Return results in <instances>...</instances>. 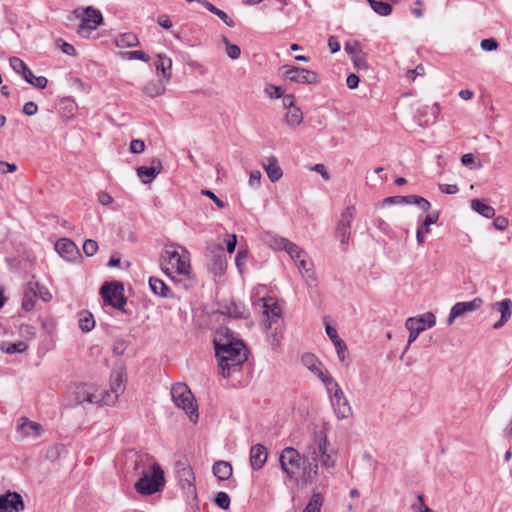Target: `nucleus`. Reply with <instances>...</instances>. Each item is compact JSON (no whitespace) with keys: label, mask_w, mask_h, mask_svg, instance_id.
<instances>
[{"label":"nucleus","mask_w":512,"mask_h":512,"mask_svg":"<svg viewBox=\"0 0 512 512\" xmlns=\"http://www.w3.org/2000/svg\"><path fill=\"white\" fill-rule=\"evenodd\" d=\"M228 332V329H222L214 339L215 356L224 378L230 377L234 372H239L241 365L246 361L243 342L229 338Z\"/></svg>","instance_id":"obj_1"},{"label":"nucleus","mask_w":512,"mask_h":512,"mask_svg":"<svg viewBox=\"0 0 512 512\" xmlns=\"http://www.w3.org/2000/svg\"><path fill=\"white\" fill-rule=\"evenodd\" d=\"M328 442L325 433H315L313 439L303 452L305 458L306 480L313 483L318 475L319 463L326 468L334 467V460L328 451Z\"/></svg>","instance_id":"obj_2"},{"label":"nucleus","mask_w":512,"mask_h":512,"mask_svg":"<svg viewBox=\"0 0 512 512\" xmlns=\"http://www.w3.org/2000/svg\"><path fill=\"white\" fill-rule=\"evenodd\" d=\"M254 305L261 307L263 310V314L265 316L263 319V325L265 327L268 340L271 345H278L284 333V322L280 306L271 297L259 298Z\"/></svg>","instance_id":"obj_3"},{"label":"nucleus","mask_w":512,"mask_h":512,"mask_svg":"<svg viewBox=\"0 0 512 512\" xmlns=\"http://www.w3.org/2000/svg\"><path fill=\"white\" fill-rule=\"evenodd\" d=\"M279 462L282 471L290 480L296 482L301 480L304 484L310 483L306 480L305 458L298 450L293 447L284 448L280 454Z\"/></svg>","instance_id":"obj_4"},{"label":"nucleus","mask_w":512,"mask_h":512,"mask_svg":"<svg viewBox=\"0 0 512 512\" xmlns=\"http://www.w3.org/2000/svg\"><path fill=\"white\" fill-rule=\"evenodd\" d=\"M161 267L167 276L174 270L178 275H186L190 269L188 251L179 246L167 247L161 257Z\"/></svg>","instance_id":"obj_5"},{"label":"nucleus","mask_w":512,"mask_h":512,"mask_svg":"<svg viewBox=\"0 0 512 512\" xmlns=\"http://www.w3.org/2000/svg\"><path fill=\"white\" fill-rule=\"evenodd\" d=\"M72 17L80 21L76 33L82 38H90L103 22L101 11L93 7L75 9L69 19Z\"/></svg>","instance_id":"obj_6"},{"label":"nucleus","mask_w":512,"mask_h":512,"mask_svg":"<svg viewBox=\"0 0 512 512\" xmlns=\"http://www.w3.org/2000/svg\"><path fill=\"white\" fill-rule=\"evenodd\" d=\"M71 393L75 404L87 402L90 404L112 405L115 403L114 396L102 398L100 391L94 385L86 383L75 384Z\"/></svg>","instance_id":"obj_7"},{"label":"nucleus","mask_w":512,"mask_h":512,"mask_svg":"<svg viewBox=\"0 0 512 512\" xmlns=\"http://www.w3.org/2000/svg\"><path fill=\"white\" fill-rule=\"evenodd\" d=\"M165 486L164 472L159 464H154L150 472L145 473L135 483V489L139 494L152 495Z\"/></svg>","instance_id":"obj_8"},{"label":"nucleus","mask_w":512,"mask_h":512,"mask_svg":"<svg viewBox=\"0 0 512 512\" xmlns=\"http://www.w3.org/2000/svg\"><path fill=\"white\" fill-rule=\"evenodd\" d=\"M171 396L179 408H182L192 421L198 418L195 399L188 386L184 383H177L171 388Z\"/></svg>","instance_id":"obj_9"},{"label":"nucleus","mask_w":512,"mask_h":512,"mask_svg":"<svg viewBox=\"0 0 512 512\" xmlns=\"http://www.w3.org/2000/svg\"><path fill=\"white\" fill-rule=\"evenodd\" d=\"M100 295L106 305L125 312L127 298L124 295V288L121 283L105 282L100 288Z\"/></svg>","instance_id":"obj_10"},{"label":"nucleus","mask_w":512,"mask_h":512,"mask_svg":"<svg viewBox=\"0 0 512 512\" xmlns=\"http://www.w3.org/2000/svg\"><path fill=\"white\" fill-rule=\"evenodd\" d=\"M280 73L284 79L299 84H318L320 81L316 72L294 65L281 66Z\"/></svg>","instance_id":"obj_11"},{"label":"nucleus","mask_w":512,"mask_h":512,"mask_svg":"<svg viewBox=\"0 0 512 512\" xmlns=\"http://www.w3.org/2000/svg\"><path fill=\"white\" fill-rule=\"evenodd\" d=\"M356 209L354 206L346 207L341 215L340 219L336 225V236L340 239V243L342 246H346L350 239V228L351 224L355 217Z\"/></svg>","instance_id":"obj_12"},{"label":"nucleus","mask_w":512,"mask_h":512,"mask_svg":"<svg viewBox=\"0 0 512 512\" xmlns=\"http://www.w3.org/2000/svg\"><path fill=\"white\" fill-rule=\"evenodd\" d=\"M329 398L338 419H345L352 415V408L341 388L330 393Z\"/></svg>","instance_id":"obj_13"},{"label":"nucleus","mask_w":512,"mask_h":512,"mask_svg":"<svg viewBox=\"0 0 512 512\" xmlns=\"http://www.w3.org/2000/svg\"><path fill=\"white\" fill-rule=\"evenodd\" d=\"M482 304L483 299L480 297H475L470 301L457 302L450 309V313L447 318V324L451 325L456 318L464 315L465 313L473 312L480 309Z\"/></svg>","instance_id":"obj_14"},{"label":"nucleus","mask_w":512,"mask_h":512,"mask_svg":"<svg viewBox=\"0 0 512 512\" xmlns=\"http://www.w3.org/2000/svg\"><path fill=\"white\" fill-rule=\"evenodd\" d=\"M17 432L22 438L37 439L45 432L44 427L34 421H31L28 417L22 416L17 420L16 425Z\"/></svg>","instance_id":"obj_15"},{"label":"nucleus","mask_w":512,"mask_h":512,"mask_svg":"<svg viewBox=\"0 0 512 512\" xmlns=\"http://www.w3.org/2000/svg\"><path fill=\"white\" fill-rule=\"evenodd\" d=\"M176 477L179 485L187 495H194L196 493L195 475L190 466H178L176 470Z\"/></svg>","instance_id":"obj_16"},{"label":"nucleus","mask_w":512,"mask_h":512,"mask_svg":"<svg viewBox=\"0 0 512 512\" xmlns=\"http://www.w3.org/2000/svg\"><path fill=\"white\" fill-rule=\"evenodd\" d=\"M24 507L23 499L17 492H6L0 495V512H20Z\"/></svg>","instance_id":"obj_17"},{"label":"nucleus","mask_w":512,"mask_h":512,"mask_svg":"<svg viewBox=\"0 0 512 512\" xmlns=\"http://www.w3.org/2000/svg\"><path fill=\"white\" fill-rule=\"evenodd\" d=\"M384 202L387 204L416 205L423 211H428L431 208V204L427 199L417 195L391 196L385 198Z\"/></svg>","instance_id":"obj_18"},{"label":"nucleus","mask_w":512,"mask_h":512,"mask_svg":"<svg viewBox=\"0 0 512 512\" xmlns=\"http://www.w3.org/2000/svg\"><path fill=\"white\" fill-rule=\"evenodd\" d=\"M55 250L66 261L73 262L79 257L75 243L67 238H61L55 243Z\"/></svg>","instance_id":"obj_19"},{"label":"nucleus","mask_w":512,"mask_h":512,"mask_svg":"<svg viewBox=\"0 0 512 512\" xmlns=\"http://www.w3.org/2000/svg\"><path fill=\"white\" fill-rule=\"evenodd\" d=\"M435 324V315L432 312H426L416 317H409L405 322V327L417 328L418 332H423L427 328H432Z\"/></svg>","instance_id":"obj_20"},{"label":"nucleus","mask_w":512,"mask_h":512,"mask_svg":"<svg viewBox=\"0 0 512 512\" xmlns=\"http://www.w3.org/2000/svg\"><path fill=\"white\" fill-rule=\"evenodd\" d=\"M275 248L285 250L295 263L299 262L301 258H307V253L303 249L286 238L275 239Z\"/></svg>","instance_id":"obj_21"},{"label":"nucleus","mask_w":512,"mask_h":512,"mask_svg":"<svg viewBox=\"0 0 512 512\" xmlns=\"http://www.w3.org/2000/svg\"><path fill=\"white\" fill-rule=\"evenodd\" d=\"M162 162L154 158L150 166H140L137 168V175L144 184L151 183L162 171Z\"/></svg>","instance_id":"obj_22"},{"label":"nucleus","mask_w":512,"mask_h":512,"mask_svg":"<svg viewBox=\"0 0 512 512\" xmlns=\"http://www.w3.org/2000/svg\"><path fill=\"white\" fill-rule=\"evenodd\" d=\"M39 283L29 281L23 290L22 295V308L29 312L35 307L36 299L38 298Z\"/></svg>","instance_id":"obj_23"},{"label":"nucleus","mask_w":512,"mask_h":512,"mask_svg":"<svg viewBox=\"0 0 512 512\" xmlns=\"http://www.w3.org/2000/svg\"><path fill=\"white\" fill-rule=\"evenodd\" d=\"M492 309L500 312V319L494 323V329H500L503 327L512 315V300L510 298H505L502 301L495 302L492 304Z\"/></svg>","instance_id":"obj_24"},{"label":"nucleus","mask_w":512,"mask_h":512,"mask_svg":"<svg viewBox=\"0 0 512 512\" xmlns=\"http://www.w3.org/2000/svg\"><path fill=\"white\" fill-rule=\"evenodd\" d=\"M268 452L264 445L256 444L250 448L249 460L253 470H260L266 463Z\"/></svg>","instance_id":"obj_25"},{"label":"nucleus","mask_w":512,"mask_h":512,"mask_svg":"<svg viewBox=\"0 0 512 512\" xmlns=\"http://www.w3.org/2000/svg\"><path fill=\"white\" fill-rule=\"evenodd\" d=\"M441 112L439 103L431 106L426 105L419 109V124L422 126H430L434 124Z\"/></svg>","instance_id":"obj_26"},{"label":"nucleus","mask_w":512,"mask_h":512,"mask_svg":"<svg viewBox=\"0 0 512 512\" xmlns=\"http://www.w3.org/2000/svg\"><path fill=\"white\" fill-rule=\"evenodd\" d=\"M124 390V375L122 372H114L111 375V385L109 391H100L101 397L109 398L111 396L115 397V401L118 399V396Z\"/></svg>","instance_id":"obj_27"},{"label":"nucleus","mask_w":512,"mask_h":512,"mask_svg":"<svg viewBox=\"0 0 512 512\" xmlns=\"http://www.w3.org/2000/svg\"><path fill=\"white\" fill-rule=\"evenodd\" d=\"M149 287L154 295L162 298H176V295L167 284L157 277L149 278Z\"/></svg>","instance_id":"obj_28"},{"label":"nucleus","mask_w":512,"mask_h":512,"mask_svg":"<svg viewBox=\"0 0 512 512\" xmlns=\"http://www.w3.org/2000/svg\"><path fill=\"white\" fill-rule=\"evenodd\" d=\"M263 168L271 182H277L283 175L282 169L279 166L278 160L275 156L267 159V163L263 164Z\"/></svg>","instance_id":"obj_29"},{"label":"nucleus","mask_w":512,"mask_h":512,"mask_svg":"<svg viewBox=\"0 0 512 512\" xmlns=\"http://www.w3.org/2000/svg\"><path fill=\"white\" fill-rule=\"evenodd\" d=\"M297 268L299 269L300 273L302 274L303 278L305 279L306 283L309 286H316L317 285V279L314 276V272L312 270V263L306 259H302L295 263Z\"/></svg>","instance_id":"obj_30"},{"label":"nucleus","mask_w":512,"mask_h":512,"mask_svg":"<svg viewBox=\"0 0 512 512\" xmlns=\"http://www.w3.org/2000/svg\"><path fill=\"white\" fill-rule=\"evenodd\" d=\"M213 474L219 480H228L232 476V465L227 461H217L213 465Z\"/></svg>","instance_id":"obj_31"},{"label":"nucleus","mask_w":512,"mask_h":512,"mask_svg":"<svg viewBox=\"0 0 512 512\" xmlns=\"http://www.w3.org/2000/svg\"><path fill=\"white\" fill-rule=\"evenodd\" d=\"M471 208L484 218L492 219L495 216V209L483 200L473 199L471 201Z\"/></svg>","instance_id":"obj_32"},{"label":"nucleus","mask_w":512,"mask_h":512,"mask_svg":"<svg viewBox=\"0 0 512 512\" xmlns=\"http://www.w3.org/2000/svg\"><path fill=\"white\" fill-rule=\"evenodd\" d=\"M155 67L158 73H161L162 78L168 81L171 77L172 60L166 55L159 54Z\"/></svg>","instance_id":"obj_33"},{"label":"nucleus","mask_w":512,"mask_h":512,"mask_svg":"<svg viewBox=\"0 0 512 512\" xmlns=\"http://www.w3.org/2000/svg\"><path fill=\"white\" fill-rule=\"evenodd\" d=\"M138 44V37L136 34L132 32L122 33L115 38V45L121 49L134 47Z\"/></svg>","instance_id":"obj_34"},{"label":"nucleus","mask_w":512,"mask_h":512,"mask_svg":"<svg viewBox=\"0 0 512 512\" xmlns=\"http://www.w3.org/2000/svg\"><path fill=\"white\" fill-rule=\"evenodd\" d=\"M224 309L225 311H223V313L227 314L229 317L236 319L247 317V311L245 309V306L241 303L232 301L228 305H226Z\"/></svg>","instance_id":"obj_35"},{"label":"nucleus","mask_w":512,"mask_h":512,"mask_svg":"<svg viewBox=\"0 0 512 512\" xmlns=\"http://www.w3.org/2000/svg\"><path fill=\"white\" fill-rule=\"evenodd\" d=\"M28 349V345L24 341H17L14 343L2 342L0 350L6 354L23 353Z\"/></svg>","instance_id":"obj_36"},{"label":"nucleus","mask_w":512,"mask_h":512,"mask_svg":"<svg viewBox=\"0 0 512 512\" xmlns=\"http://www.w3.org/2000/svg\"><path fill=\"white\" fill-rule=\"evenodd\" d=\"M23 79L29 83L30 85L34 86L38 89H44L47 86L48 80L44 76H35L30 68L26 70L24 75L22 76Z\"/></svg>","instance_id":"obj_37"},{"label":"nucleus","mask_w":512,"mask_h":512,"mask_svg":"<svg viewBox=\"0 0 512 512\" xmlns=\"http://www.w3.org/2000/svg\"><path fill=\"white\" fill-rule=\"evenodd\" d=\"M371 9L382 17L389 16L392 13V6L388 2L381 0H367Z\"/></svg>","instance_id":"obj_38"},{"label":"nucleus","mask_w":512,"mask_h":512,"mask_svg":"<svg viewBox=\"0 0 512 512\" xmlns=\"http://www.w3.org/2000/svg\"><path fill=\"white\" fill-rule=\"evenodd\" d=\"M95 326V320L89 311H81L79 313V327L83 332H90Z\"/></svg>","instance_id":"obj_39"},{"label":"nucleus","mask_w":512,"mask_h":512,"mask_svg":"<svg viewBox=\"0 0 512 512\" xmlns=\"http://www.w3.org/2000/svg\"><path fill=\"white\" fill-rule=\"evenodd\" d=\"M286 123L289 126L295 127L302 123L303 113L299 107L290 108L285 115Z\"/></svg>","instance_id":"obj_40"},{"label":"nucleus","mask_w":512,"mask_h":512,"mask_svg":"<svg viewBox=\"0 0 512 512\" xmlns=\"http://www.w3.org/2000/svg\"><path fill=\"white\" fill-rule=\"evenodd\" d=\"M302 363L315 375L322 370V363L313 354H304L302 356Z\"/></svg>","instance_id":"obj_41"},{"label":"nucleus","mask_w":512,"mask_h":512,"mask_svg":"<svg viewBox=\"0 0 512 512\" xmlns=\"http://www.w3.org/2000/svg\"><path fill=\"white\" fill-rule=\"evenodd\" d=\"M323 497L320 493H313L303 512H321Z\"/></svg>","instance_id":"obj_42"},{"label":"nucleus","mask_w":512,"mask_h":512,"mask_svg":"<svg viewBox=\"0 0 512 512\" xmlns=\"http://www.w3.org/2000/svg\"><path fill=\"white\" fill-rule=\"evenodd\" d=\"M317 376L321 379L323 384L325 385L328 394L334 392L337 388H340L339 384L334 380V378L328 373L321 370Z\"/></svg>","instance_id":"obj_43"},{"label":"nucleus","mask_w":512,"mask_h":512,"mask_svg":"<svg viewBox=\"0 0 512 512\" xmlns=\"http://www.w3.org/2000/svg\"><path fill=\"white\" fill-rule=\"evenodd\" d=\"M9 64L12 70L17 74H20L21 76H23L26 70L29 68L22 59L15 56L10 57Z\"/></svg>","instance_id":"obj_44"},{"label":"nucleus","mask_w":512,"mask_h":512,"mask_svg":"<svg viewBox=\"0 0 512 512\" xmlns=\"http://www.w3.org/2000/svg\"><path fill=\"white\" fill-rule=\"evenodd\" d=\"M373 225L378 228L383 234L392 238L394 237V231L392 227L382 218H375L373 220Z\"/></svg>","instance_id":"obj_45"},{"label":"nucleus","mask_w":512,"mask_h":512,"mask_svg":"<svg viewBox=\"0 0 512 512\" xmlns=\"http://www.w3.org/2000/svg\"><path fill=\"white\" fill-rule=\"evenodd\" d=\"M55 44L64 54L69 55V56L77 55V51H76L75 47L72 44L64 41L63 39H61V38L57 39Z\"/></svg>","instance_id":"obj_46"},{"label":"nucleus","mask_w":512,"mask_h":512,"mask_svg":"<svg viewBox=\"0 0 512 512\" xmlns=\"http://www.w3.org/2000/svg\"><path fill=\"white\" fill-rule=\"evenodd\" d=\"M224 43L226 45V53H227L228 57L231 58L232 60L238 59L241 54V50H240L239 46L236 44L229 43V41L225 37H224Z\"/></svg>","instance_id":"obj_47"},{"label":"nucleus","mask_w":512,"mask_h":512,"mask_svg":"<svg viewBox=\"0 0 512 512\" xmlns=\"http://www.w3.org/2000/svg\"><path fill=\"white\" fill-rule=\"evenodd\" d=\"M83 252L86 256L91 257L98 251V244L95 240L86 239L83 243Z\"/></svg>","instance_id":"obj_48"},{"label":"nucleus","mask_w":512,"mask_h":512,"mask_svg":"<svg viewBox=\"0 0 512 512\" xmlns=\"http://www.w3.org/2000/svg\"><path fill=\"white\" fill-rule=\"evenodd\" d=\"M335 349L338 355V358L341 363H345L347 359V345L343 340L335 341Z\"/></svg>","instance_id":"obj_49"},{"label":"nucleus","mask_w":512,"mask_h":512,"mask_svg":"<svg viewBox=\"0 0 512 512\" xmlns=\"http://www.w3.org/2000/svg\"><path fill=\"white\" fill-rule=\"evenodd\" d=\"M215 503L220 508L226 510L230 506V497L226 492H218L215 497Z\"/></svg>","instance_id":"obj_50"},{"label":"nucleus","mask_w":512,"mask_h":512,"mask_svg":"<svg viewBox=\"0 0 512 512\" xmlns=\"http://www.w3.org/2000/svg\"><path fill=\"white\" fill-rule=\"evenodd\" d=\"M201 194L208 197L209 199H211L219 209L225 208L226 203L223 200H221L219 197H217V195L214 192H212L211 190L203 189L201 191Z\"/></svg>","instance_id":"obj_51"},{"label":"nucleus","mask_w":512,"mask_h":512,"mask_svg":"<svg viewBox=\"0 0 512 512\" xmlns=\"http://www.w3.org/2000/svg\"><path fill=\"white\" fill-rule=\"evenodd\" d=\"M125 55L127 56L128 59H135V60H140L143 62L150 61V56L141 50L129 51V52H126Z\"/></svg>","instance_id":"obj_52"},{"label":"nucleus","mask_w":512,"mask_h":512,"mask_svg":"<svg viewBox=\"0 0 512 512\" xmlns=\"http://www.w3.org/2000/svg\"><path fill=\"white\" fill-rule=\"evenodd\" d=\"M480 46L484 51H494L498 48L499 44L494 38H486L481 41Z\"/></svg>","instance_id":"obj_53"},{"label":"nucleus","mask_w":512,"mask_h":512,"mask_svg":"<svg viewBox=\"0 0 512 512\" xmlns=\"http://www.w3.org/2000/svg\"><path fill=\"white\" fill-rule=\"evenodd\" d=\"M248 257V251L245 249H239L236 257H235V264L239 271H241L242 266L246 264V260Z\"/></svg>","instance_id":"obj_54"},{"label":"nucleus","mask_w":512,"mask_h":512,"mask_svg":"<svg viewBox=\"0 0 512 512\" xmlns=\"http://www.w3.org/2000/svg\"><path fill=\"white\" fill-rule=\"evenodd\" d=\"M129 149L133 154H140L145 150V143L141 139H134L130 142Z\"/></svg>","instance_id":"obj_55"},{"label":"nucleus","mask_w":512,"mask_h":512,"mask_svg":"<svg viewBox=\"0 0 512 512\" xmlns=\"http://www.w3.org/2000/svg\"><path fill=\"white\" fill-rule=\"evenodd\" d=\"M417 499L419 501V504H413L412 510L413 512H435L434 510L430 509L424 504V498L423 495L419 494L417 496Z\"/></svg>","instance_id":"obj_56"},{"label":"nucleus","mask_w":512,"mask_h":512,"mask_svg":"<svg viewBox=\"0 0 512 512\" xmlns=\"http://www.w3.org/2000/svg\"><path fill=\"white\" fill-rule=\"evenodd\" d=\"M262 174L259 170H252L249 173V185L252 187H259L261 183Z\"/></svg>","instance_id":"obj_57"},{"label":"nucleus","mask_w":512,"mask_h":512,"mask_svg":"<svg viewBox=\"0 0 512 512\" xmlns=\"http://www.w3.org/2000/svg\"><path fill=\"white\" fill-rule=\"evenodd\" d=\"M265 91L270 98H277V99L283 97V93H284L281 87L274 86V85H269L268 87H266Z\"/></svg>","instance_id":"obj_58"},{"label":"nucleus","mask_w":512,"mask_h":512,"mask_svg":"<svg viewBox=\"0 0 512 512\" xmlns=\"http://www.w3.org/2000/svg\"><path fill=\"white\" fill-rule=\"evenodd\" d=\"M493 226L499 231H504L508 227V219L504 216L494 217Z\"/></svg>","instance_id":"obj_59"},{"label":"nucleus","mask_w":512,"mask_h":512,"mask_svg":"<svg viewBox=\"0 0 512 512\" xmlns=\"http://www.w3.org/2000/svg\"><path fill=\"white\" fill-rule=\"evenodd\" d=\"M425 73V69L422 64L417 65L414 69L408 70L407 78L414 81L417 76H422Z\"/></svg>","instance_id":"obj_60"},{"label":"nucleus","mask_w":512,"mask_h":512,"mask_svg":"<svg viewBox=\"0 0 512 512\" xmlns=\"http://www.w3.org/2000/svg\"><path fill=\"white\" fill-rule=\"evenodd\" d=\"M38 111V105L33 101H28L23 106V113L27 116H33Z\"/></svg>","instance_id":"obj_61"},{"label":"nucleus","mask_w":512,"mask_h":512,"mask_svg":"<svg viewBox=\"0 0 512 512\" xmlns=\"http://www.w3.org/2000/svg\"><path fill=\"white\" fill-rule=\"evenodd\" d=\"M438 219H439V212H432L424 218V220L420 226L421 227H430V225L435 224L438 221Z\"/></svg>","instance_id":"obj_62"},{"label":"nucleus","mask_w":512,"mask_h":512,"mask_svg":"<svg viewBox=\"0 0 512 512\" xmlns=\"http://www.w3.org/2000/svg\"><path fill=\"white\" fill-rule=\"evenodd\" d=\"M214 15L218 16L228 27L235 26L234 20L225 11L218 9Z\"/></svg>","instance_id":"obj_63"},{"label":"nucleus","mask_w":512,"mask_h":512,"mask_svg":"<svg viewBox=\"0 0 512 512\" xmlns=\"http://www.w3.org/2000/svg\"><path fill=\"white\" fill-rule=\"evenodd\" d=\"M360 78L357 74L351 73L346 78V84L349 89H356L359 85Z\"/></svg>","instance_id":"obj_64"}]
</instances>
